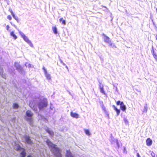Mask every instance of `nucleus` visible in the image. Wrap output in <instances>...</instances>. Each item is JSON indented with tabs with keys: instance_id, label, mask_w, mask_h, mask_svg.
Here are the masks:
<instances>
[{
	"instance_id": "obj_1",
	"label": "nucleus",
	"mask_w": 157,
	"mask_h": 157,
	"mask_svg": "<svg viewBox=\"0 0 157 157\" xmlns=\"http://www.w3.org/2000/svg\"><path fill=\"white\" fill-rule=\"evenodd\" d=\"M46 142L49 147L54 149V151H53V153L56 157H62L61 150L59 148L56 147V145L53 144L48 139L47 140Z\"/></svg>"
},
{
	"instance_id": "obj_2",
	"label": "nucleus",
	"mask_w": 157,
	"mask_h": 157,
	"mask_svg": "<svg viewBox=\"0 0 157 157\" xmlns=\"http://www.w3.org/2000/svg\"><path fill=\"white\" fill-rule=\"evenodd\" d=\"M20 34L21 35L22 37L23 38L24 40L27 42L30 46L33 47V44L31 43V41L29 40L28 38L26 36L21 32H20Z\"/></svg>"
},
{
	"instance_id": "obj_3",
	"label": "nucleus",
	"mask_w": 157,
	"mask_h": 157,
	"mask_svg": "<svg viewBox=\"0 0 157 157\" xmlns=\"http://www.w3.org/2000/svg\"><path fill=\"white\" fill-rule=\"evenodd\" d=\"M38 107L40 109L44 107H46L48 105V102L46 100H43L40 101L38 104Z\"/></svg>"
},
{
	"instance_id": "obj_4",
	"label": "nucleus",
	"mask_w": 157,
	"mask_h": 157,
	"mask_svg": "<svg viewBox=\"0 0 157 157\" xmlns=\"http://www.w3.org/2000/svg\"><path fill=\"white\" fill-rule=\"evenodd\" d=\"M116 104L117 105H120L121 109L123 111H125L126 107L123 101L121 102L120 101H118L116 102Z\"/></svg>"
},
{
	"instance_id": "obj_5",
	"label": "nucleus",
	"mask_w": 157,
	"mask_h": 157,
	"mask_svg": "<svg viewBox=\"0 0 157 157\" xmlns=\"http://www.w3.org/2000/svg\"><path fill=\"white\" fill-rule=\"evenodd\" d=\"M66 157H74V155L70 152V150H67L65 154Z\"/></svg>"
},
{
	"instance_id": "obj_6",
	"label": "nucleus",
	"mask_w": 157,
	"mask_h": 157,
	"mask_svg": "<svg viewBox=\"0 0 157 157\" xmlns=\"http://www.w3.org/2000/svg\"><path fill=\"white\" fill-rule=\"evenodd\" d=\"M146 142L147 145L148 146H151L152 144V140L149 138L147 139Z\"/></svg>"
},
{
	"instance_id": "obj_7",
	"label": "nucleus",
	"mask_w": 157,
	"mask_h": 157,
	"mask_svg": "<svg viewBox=\"0 0 157 157\" xmlns=\"http://www.w3.org/2000/svg\"><path fill=\"white\" fill-rule=\"evenodd\" d=\"M70 115L72 117L76 118H77L79 117V115L78 114L72 112H70Z\"/></svg>"
},
{
	"instance_id": "obj_8",
	"label": "nucleus",
	"mask_w": 157,
	"mask_h": 157,
	"mask_svg": "<svg viewBox=\"0 0 157 157\" xmlns=\"http://www.w3.org/2000/svg\"><path fill=\"white\" fill-rule=\"evenodd\" d=\"M10 12L12 15V16L13 17V18L17 21L19 23V22H20V20L19 19V18H18V17H16L13 12V11H12V10H10Z\"/></svg>"
},
{
	"instance_id": "obj_9",
	"label": "nucleus",
	"mask_w": 157,
	"mask_h": 157,
	"mask_svg": "<svg viewBox=\"0 0 157 157\" xmlns=\"http://www.w3.org/2000/svg\"><path fill=\"white\" fill-rule=\"evenodd\" d=\"M25 141L27 143L29 144H31L32 143V142L30 139V137L29 136H25Z\"/></svg>"
},
{
	"instance_id": "obj_10",
	"label": "nucleus",
	"mask_w": 157,
	"mask_h": 157,
	"mask_svg": "<svg viewBox=\"0 0 157 157\" xmlns=\"http://www.w3.org/2000/svg\"><path fill=\"white\" fill-rule=\"evenodd\" d=\"M14 66L16 67L17 70H21L22 68L21 66L19 65L17 63H15L14 64Z\"/></svg>"
},
{
	"instance_id": "obj_11",
	"label": "nucleus",
	"mask_w": 157,
	"mask_h": 157,
	"mask_svg": "<svg viewBox=\"0 0 157 157\" xmlns=\"http://www.w3.org/2000/svg\"><path fill=\"white\" fill-rule=\"evenodd\" d=\"M33 113L30 110H27L26 112V115L29 117H31L33 115Z\"/></svg>"
},
{
	"instance_id": "obj_12",
	"label": "nucleus",
	"mask_w": 157,
	"mask_h": 157,
	"mask_svg": "<svg viewBox=\"0 0 157 157\" xmlns=\"http://www.w3.org/2000/svg\"><path fill=\"white\" fill-rule=\"evenodd\" d=\"M104 41L105 42L107 43H109L110 40L109 38L107 36L105 35L104 36Z\"/></svg>"
},
{
	"instance_id": "obj_13",
	"label": "nucleus",
	"mask_w": 157,
	"mask_h": 157,
	"mask_svg": "<svg viewBox=\"0 0 157 157\" xmlns=\"http://www.w3.org/2000/svg\"><path fill=\"white\" fill-rule=\"evenodd\" d=\"M113 107L114 109L116 111L117 113V115H119L120 113V110L119 109H117L114 105H113Z\"/></svg>"
},
{
	"instance_id": "obj_14",
	"label": "nucleus",
	"mask_w": 157,
	"mask_h": 157,
	"mask_svg": "<svg viewBox=\"0 0 157 157\" xmlns=\"http://www.w3.org/2000/svg\"><path fill=\"white\" fill-rule=\"evenodd\" d=\"M46 132H48L49 134L50 135H51L52 136H53L54 135V132H53L51 130H50L49 128H47L46 130Z\"/></svg>"
},
{
	"instance_id": "obj_15",
	"label": "nucleus",
	"mask_w": 157,
	"mask_h": 157,
	"mask_svg": "<svg viewBox=\"0 0 157 157\" xmlns=\"http://www.w3.org/2000/svg\"><path fill=\"white\" fill-rule=\"evenodd\" d=\"M59 21L60 22H61L63 25H65L66 24L65 20H63V18H60L59 19Z\"/></svg>"
},
{
	"instance_id": "obj_16",
	"label": "nucleus",
	"mask_w": 157,
	"mask_h": 157,
	"mask_svg": "<svg viewBox=\"0 0 157 157\" xmlns=\"http://www.w3.org/2000/svg\"><path fill=\"white\" fill-rule=\"evenodd\" d=\"M10 35L13 36L14 39L15 40L17 38L16 35L14 34V31H12L10 33Z\"/></svg>"
},
{
	"instance_id": "obj_17",
	"label": "nucleus",
	"mask_w": 157,
	"mask_h": 157,
	"mask_svg": "<svg viewBox=\"0 0 157 157\" xmlns=\"http://www.w3.org/2000/svg\"><path fill=\"white\" fill-rule=\"evenodd\" d=\"M23 151L21 153V157H25L26 155V152H25L24 149Z\"/></svg>"
},
{
	"instance_id": "obj_18",
	"label": "nucleus",
	"mask_w": 157,
	"mask_h": 157,
	"mask_svg": "<svg viewBox=\"0 0 157 157\" xmlns=\"http://www.w3.org/2000/svg\"><path fill=\"white\" fill-rule=\"evenodd\" d=\"M52 29L53 30V32L54 34H56L58 33L57 31V29L55 26L53 27H52Z\"/></svg>"
},
{
	"instance_id": "obj_19",
	"label": "nucleus",
	"mask_w": 157,
	"mask_h": 157,
	"mask_svg": "<svg viewBox=\"0 0 157 157\" xmlns=\"http://www.w3.org/2000/svg\"><path fill=\"white\" fill-rule=\"evenodd\" d=\"M84 131L85 132V134L86 135H87L88 136L90 135L91 134L89 130L88 129H84Z\"/></svg>"
},
{
	"instance_id": "obj_20",
	"label": "nucleus",
	"mask_w": 157,
	"mask_h": 157,
	"mask_svg": "<svg viewBox=\"0 0 157 157\" xmlns=\"http://www.w3.org/2000/svg\"><path fill=\"white\" fill-rule=\"evenodd\" d=\"M18 105L16 103H14L13 105V107L14 109H17L18 108Z\"/></svg>"
},
{
	"instance_id": "obj_21",
	"label": "nucleus",
	"mask_w": 157,
	"mask_h": 157,
	"mask_svg": "<svg viewBox=\"0 0 157 157\" xmlns=\"http://www.w3.org/2000/svg\"><path fill=\"white\" fill-rule=\"evenodd\" d=\"M108 44H109V46H111V47H112V48H116V46L115 45V44H113L112 43H111L110 41L109 42V43H108Z\"/></svg>"
},
{
	"instance_id": "obj_22",
	"label": "nucleus",
	"mask_w": 157,
	"mask_h": 157,
	"mask_svg": "<svg viewBox=\"0 0 157 157\" xmlns=\"http://www.w3.org/2000/svg\"><path fill=\"white\" fill-rule=\"evenodd\" d=\"M45 75L46 78L48 79H51V76L48 73H46V74H45Z\"/></svg>"
},
{
	"instance_id": "obj_23",
	"label": "nucleus",
	"mask_w": 157,
	"mask_h": 157,
	"mask_svg": "<svg viewBox=\"0 0 157 157\" xmlns=\"http://www.w3.org/2000/svg\"><path fill=\"white\" fill-rule=\"evenodd\" d=\"M151 155L152 157H155V154L153 151L151 152Z\"/></svg>"
},
{
	"instance_id": "obj_24",
	"label": "nucleus",
	"mask_w": 157,
	"mask_h": 157,
	"mask_svg": "<svg viewBox=\"0 0 157 157\" xmlns=\"http://www.w3.org/2000/svg\"><path fill=\"white\" fill-rule=\"evenodd\" d=\"M42 69H43V71H44V74H46V73H47V71L46 69H45V68L44 67H43Z\"/></svg>"
},
{
	"instance_id": "obj_25",
	"label": "nucleus",
	"mask_w": 157,
	"mask_h": 157,
	"mask_svg": "<svg viewBox=\"0 0 157 157\" xmlns=\"http://www.w3.org/2000/svg\"><path fill=\"white\" fill-rule=\"evenodd\" d=\"M7 18L9 20H11L12 19V17L10 15H9L7 17Z\"/></svg>"
},
{
	"instance_id": "obj_26",
	"label": "nucleus",
	"mask_w": 157,
	"mask_h": 157,
	"mask_svg": "<svg viewBox=\"0 0 157 157\" xmlns=\"http://www.w3.org/2000/svg\"><path fill=\"white\" fill-rule=\"evenodd\" d=\"M124 121L125 124H128V120L126 118H124Z\"/></svg>"
},
{
	"instance_id": "obj_27",
	"label": "nucleus",
	"mask_w": 157,
	"mask_h": 157,
	"mask_svg": "<svg viewBox=\"0 0 157 157\" xmlns=\"http://www.w3.org/2000/svg\"><path fill=\"white\" fill-rule=\"evenodd\" d=\"M153 56L154 58L155 59H156L157 58V55L153 51Z\"/></svg>"
},
{
	"instance_id": "obj_28",
	"label": "nucleus",
	"mask_w": 157,
	"mask_h": 157,
	"mask_svg": "<svg viewBox=\"0 0 157 157\" xmlns=\"http://www.w3.org/2000/svg\"><path fill=\"white\" fill-rule=\"evenodd\" d=\"M100 89L101 92L102 93H104V92L103 87H101Z\"/></svg>"
},
{
	"instance_id": "obj_29",
	"label": "nucleus",
	"mask_w": 157,
	"mask_h": 157,
	"mask_svg": "<svg viewBox=\"0 0 157 157\" xmlns=\"http://www.w3.org/2000/svg\"><path fill=\"white\" fill-rule=\"evenodd\" d=\"M20 149H24L23 148H21V147H20L19 146L17 148V151H18L19 150H20Z\"/></svg>"
},
{
	"instance_id": "obj_30",
	"label": "nucleus",
	"mask_w": 157,
	"mask_h": 157,
	"mask_svg": "<svg viewBox=\"0 0 157 157\" xmlns=\"http://www.w3.org/2000/svg\"><path fill=\"white\" fill-rule=\"evenodd\" d=\"M10 28V27L8 25H7L6 26V29L7 30H9Z\"/></svg>"
},
{
	"instance_id": "obj_31",
	"label": "nucleus",
	"mask_w": 157,
	"mask_h": 157,
	"mask_svg": "<svg viewBox=\"0 0 157 157\" xmlns=\"http://www.w3.org/2000/svg\"><path fill=\"white\" fill-rule=\"evenodd\" d=\"M123 151L124 152H125L126 151V149L125 147H124L123 148Z\"/></svg>"
},
{
	"instance_id": "obj_32",
	"label": "nucleus",
	"mask_w": 157,
	"mask_h": 157,
	"mask_svg": "<svg viewBox=\"0 0 157 157\" xmlns=\"http://www.w3.org/2000/svg\"><path fill=\"white\" fill-rule=\"evenodd\" d=\"M136 155L137 157H140V155L139 153H137Z\"/></svg>"
},
{
	"instance_id": "obj_33",
	"label": "nucleus",
	"mask_w": 157,
	"mask_h": 157,
	"mask_svg": "<svg viewBox=\"0 0 157 157\" xmlns=\"http://www.w3.org/2000/svg\"><path fill=\"white\" fill-rule=\"evenodd\" d=\"M65 67L66 68V69L68 70V67H67V66H65Z\"/></svg>"
},
{
	"instance_id": "obj_34",
	"label": "nucleus",
	"mask_w": 157,
	"mask_h": 157,
	"mask_svg": "<svg viewBox=\"0 0 157 157\" xmlns=\"http://www.w3.org/2000/svg\"><path fill=\"white\" fill-rule=\"evenodd\" d=\"M31 157V155H28V157Z\"/></svg>"
},
{
	"instance_id": "obj_35",
	"label": "nucleus",
	"mask_w": 157,
	"mask_h": 157,
	"mask_svg": "<svg viewBox=\"0 0 157 157\" xmlns=\"http://www.w3.org/2000/svg\"><path fill=\"white\" fill-rule=\"evenodd\" d=\"M63 65H65V64L64 63H63Z\"/></svg>"
}]
</instances>
